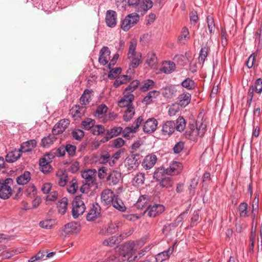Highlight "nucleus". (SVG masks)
Returning <instances> with one entry per match:
<instances>
[{
  "label": "nucleus",
  "instance_id": "1",
  "mask_svg": "<svg viewBox=\"0 0 262 262\" xmlns=\"http://www.w3.org/2000/svg\"><path fill=\"white\" fill-rule=\"evenodd\" d=\"M206 131V125L203 122L202 119L196 121L195 124H190L189 128L184 134L185 137L192 141H195L198 137H203Z\"/></svg>",
  "mask_w": 262,
  "mask_h": 262
},
{
  "label": "nucleus",
  "instance_id": "2",
  "mask_svg": "<svg viewBox=\"0 0 262 262\" xmlns=\"http://www.w3.org/2000/svg\"><path fill=\"white\" fill-rule=\"evenodd\" d=\"M136 40L132 39L129 42V47L127 53V59L129 61L130 69L136 68L141 61V54L136 52Z\"/></svg>",
  "mask_w": 262,
  "mask_h": 262
},
{
  "label": "nucleus",
  "instance_id": "3",
  "mask_svg": "<svg viewBox=\"0 0 262 262\" xmlns=\"http://www.w3.org/2000/svg\"><path fill=\"white\" fill-rule=\"evenodd\" d=\"M86 207L81 195L75 197L72 201V215L74 219L78 218L85 212Z\"/></svg>",
  "mask_w": 262,
  "mask_h": 262
},
{
  "label": "nucleus",
  "instance_id": "4",
  "mask_svg": "<svg viewBox=\"0 0 262 262\" xmlns=\"http://www.w3.org/2000/svg\"><path fill=\"white\" fill-rule=\"evenodd\" d=\"M13 180L11 178L5 180L0 179V198L3 199H8L12 193L11 185Z\"/></svg>",
  "mask_w": 262,
  "mask_h": 262
},
{
  "label": "nucleus",
  "instance_id": "5",
  "mask_svg": "<svg viewBox=\"0 0 262 262\" xmlns=\"http://www.w3.org/2000/svg\"><path fill=\"white\" fill-rule=\"evenodd\" d=\"M139 20V15L136 13L127 15L122 21L121 28L124 31H128L136 25Z\"/></svg>",
  "mask_w": 262,
  "mask_h": 262
},
{
  "label": "nucleus",
  "instance_id": "6",
  "mask_svg": "<svg viewBox=\"0 0 262 262\" xmlns=\"http://www.w3.org/2000/svg\"><path fill=\"white\" fill-rule=\"evenodd\" d=\"M128 5L135 6V9L138 12H146L150 9L153 5L151 0H128Z\"/></svg>",
  "mask_w": 262,
  "mask_h": 262
},
{
  "label": "nucleus",
  "instance_id": "7",
  "mask_svg": "<svg viewBox=\"0 0 262 262\" xmlns=\"http://www.w3.org/2000/svg\"><path fill=\"white\" fill-rule=\"evenodd\" d=\"M122 228V223L120 221H117L108 224L107 227L103 228L100 232L102 235H107L109 234H113L119 231Z\"/></svg>",
  "mask_w": 262,
  "mask_h": 262
},
{
  "label": "nucleus",
  "instance_id": "8",
  "mask_svg": "<svg viewBox=\"0 0 262 262\" xmlns=\"http://www.w3.org/2000/svg\"><path fill=\"white\" fill-rule=\"evenodd\" d=\"M53 156L52 154H48L45 155L39 161V166L40 170L44 173H48L52 169V167L50 165L51 159L53 158Z\"/></svg>",
  "mask_w": 262,
  "mask_h": 262
},
{
  "label": "nucleus",
  "instance_id": "9",
  "mask_svg": "<svg viewBox=\"0 0 262 262\" xmlns=\"http://www.w3.org/2000/svg\"><path fill=\"white\" fill-rule=\"evenodd\" d=\"M96 170L88 169L81 172V177L89 183V186L94 185L95 188H98V184L96 183L95 174Z\"/></svg>",
  "mask_w": 262,
  "mask_h": 262
},
{
  "label": "nucleus",
  "instance_id": "10",
  "mask_svg": "<svg viewBox=\"0 0 262 262\" xmlns=\"http://www.w3.org/2000/svg\"><path fill=\"white\" fill-rule=\"evenodd\" d=\"M165 207L161 204H155L152 205H149L144 211L145 213H147L149 217H156L161 214L164 210Z\"/></svg>",
  "mask_w": 262,
  "mask_h": 262
},
{
  "label": "nucleus",
  "instance_id": "11",
  "mask_svg": "<svg viewBox=\"0 0 262 262\" xmlns=\"http://www.w3.org/2000/svg\"><path fill=\"white\" fill-rule=\"evenodd\" d=\"M124 165L127 171L131 172L138 167L139 162L135 155H131L125 159Z\"/></svg>",
  "mask_w": 262,
  "mask_h": 262
},
{
  "label": "nucleus",
  "instance_id": "12",
  "mask_svg": "<svg viewBox=\"0 0 262 262\" xmlns=\"http://www.w3.org/2000/svg\"><path fill=\"white\" fill-rule=\"evenodd\" d=\"M70 124V121L67 119L60 120L56 123L52 130L53 135H57L62 133Z\"/></svg>",
  "mask_w": 262,
  "mask_h": 262
},
{
  "label": "nucleus",
  "instance_id": "13",
  "mask_svg": "<svg viewBox=\"0 0 262 262\" xmlns=\"http://www.w3.org/2000/svg\"><path fill=\"white\" fill-rule=\"evenodd\" d=\"M121 179V172L114 170L110 172L106 178V181L110 186L117 185Z\"/></svg>",
  "mask_w": 262,
  "mask_h": 262
},
{
  "label": "nucleus",
  "instance_id": "14",
  "mask_svg": "<svg viewBox=\"0 0 262 262\" xmlns=\"http://www.w3.org/2000/svg\"><path fill=\"white\" fill-rule=\"evenodd\" d=\"M157 126V120L154 118H149L144 123L143 131L146 133H151L156 130Z\"/></svg>",
  "mask_w": 262,
  "mask_h": 262
},
{
  "label": "nucleus",
  "instance_id": "15",
  "mask_svg": "<svg viewBox=\"0 0 262 262\" xmlns=\"http://www.w3.org/2000/svg\"><path fill=\"white\" fill-rule=\"evenodd\" d=\"M111 51L107 47L102 48L99 53V62L102 65L106 64L110 59Z\"/></svg>",
  "mask_w": 262,
  "mask_h": 262
},
{
  "label": "nucleus",
  "instance_id": "16",
  "mask_svg": "<svg viewBox=\"0 0 262 262\" xmlns=\"http://www.w3.org/2000/svg\"><path fill=\"white\" fill-rule=\"evenodd\" d=\"M117 13L115 11L109 10L107 11L105 16V22L107 26L114 28L117 24Z\"/></svg>",
  "mask_w": 262,
  "mask_h": 262
},
{
  "label": "nucleus",
  "instance_id": "17",
  "mask_svg": "<svg viewBox=\"0 0 262 262\" xmlns=\"http://www.w3.org/2000/svg\"><path fill=\"white\" fill-rule=\"evenodd\" d=\"M116 195L110 189H106L102 191L101 194V199L102 203L105 205H110L114 199Z\"/></svg>",
  "mask_w": 262,
  "mask_h": 262
},
{
  "label": "nucleus",
  "instance_id": "18",
  "mask_svg": "<svg viewBox=\"0 0 262 262\" xmlns=\"http://www.w3.org/2000/svg\"><path fill=\"white\" fill-rule=\"evenodd\" d=\"M157 161V156L153 154H149L147 155L143 162L142 166L145 169H150L155 165Z\"/></svg>",
  "mask_w": 262,
  "mask_h": 262
},
{
  "label": "nucleus",
  "instance_id": "19",
  "mask_svg": "<svg viewBox=\"0 0 262 262\" xmlns=\"http://www.w3.org/2000/svg\"><path fill=\"white\" fill-rule=\"evenodd\" d=\"M85 111V106L76 105L71 109L70 114L74 120H78L84 114Z\"/></svg>",
  "mask_w": 262,
  "mask_h": 262
},
{
  "label": "nucleus",
  "instance_id": "20",
  "mask_svg": "<svg viewBox=\"0 0 262 262\" xmlns=\"http://www.w3.org/2000/svg\"><path fill=\"white\" fill-rule=\"evenodd\" d=\"M183 169V165L181 163L173 161L166 169V174L168 175L177 174L181 172Z\"/></svg>",
  "mask_w": 262,
  "mask_h": 262
},
{
  "label": "nucleus",
  "instance_id": "21",
  "mask_svg": "<svg viewBox=\"0 0 262 262\" xmlns=\"http://www.w3.org/2000/svg\"><path fill=\"white\" fill-rule=\"evenodd\" d=\"M134 99V96L132 94L126 93L124 92V96L121 99L118 101V105L120 107H133L132 103Z\"/></svg>",
  "mask_w": 262,
  "mask_h": 262
},
{
  "label": "nucleus",
  "instance_id": "22",
  "mask_svg": "<svg viewBox=\"0 0 262 262\" xmlns=\"http://www.w3.org/2000/svg\"><path fill=\"white\" fill-rule=\"evenodd\" d=\"M176 129V123L173 121L165 122L162 126V133L165 136L171 135Z\"/></svg>",
  "mask_w": 262,
  "mask_h": 262
},
{
  "label": "nucleus",
  "instance_id": "23",
  "mask_svg": "<svg viewBox=\"0 0 262 262\" xmlns=\"http://www.w3.org/2000/svg\"><path fill=\"white\" fill-rule=\"evenodd\" d=\"M80 230L79 224L72 222L66 224L63 228V231L66 234L76 233Z\"/></svg>",
  "mask_w": 262,
  "mask_h": 262
},
{
  "label": "nucleus",
  "instance_id": "24",
  "mask_svg": "<svg viewBox=\"0 0 262 262\" xmlns=\"http://www.w3.org/2000/svg\"><path fill=\"white\" fill-rule=\"evenodd\" d=\"M191 98V94L185 92L179 95L177 101L178 104L181 106L185 107L190 102Z\"/></svg>",
  "mask_w": 262,
  "mask_h": 262
},
{
  "label": "nucleus",
  "instance_id": "25",
  "mask_svg": "<svg viewBox=\"0 0 262 262\" xmlns=\"http://www.w3.org/2000/svg\"><path fill=\"white\" fill-rule=\"evenodd\" d=\"M123 131V128L120 126H115L108 130L106 133V136L104 138L103 142L108 141L111 138L117 137Z\"/></svg>",
  "mask_w": 262,
  "mask_h": 262
},
{
  "label": "nucleus",
  "instance_id": "26",
  "mask_svg": "<svg viewBox=\"0 0 262 262\" xmlns=\"http://www.w3.org/2000/svg\"><path fill=\"white\" fill-rule=\"evenodd\" d=\"M174 245L172 247H170L167 250L164 251L158 254L156 256V262H163V261L168 259L170 255L173 251Z\"/></svg>",
  "mask_w": 262,
  "mask_h": 262
},
{
  "label": "nucleus",
  "instance_id": "27",
  "mask_svg": "<svg viewBox=\"0 0 262 262\" xmlns=\"http://www.w3.org/2000/svg\"><path fill=\"white\" fill-rule=\"evenodd\" d=\"M22 151L20 149H14L8 152L6 157V160L9 163H13L17 161L21 156Z\"/></svg>",
  "mask_w": 262,
  "mask_h": 262
},
{
  "label": "nucleus",
  "instance_id": "28",
  "mask_svg": "<svg viewBox=\"0 0 262 262\" xmlns=\"http://www.w3.org/2000/svg\"><path fill=\"white\" fill-rule=\"evenodd\" d=\"M100 208L97 204L93 205L86 215V220L88 221H93L97 219L100 214Z\"/></svg>",
  "mask_w": 262,
  "mask_h": 262
},
{
  "label": "nucleus",
  "instance_id": "29",
  "mask_svg": "<svg viewBox=\"0 0 262 262\" xmlns=\"http://www.w3.org/2000/svg\"><path fill=\"white\" fill-rule=\"evenodd\" d=\"M35 140H30L21 144L20 150L22 152H26L31 151L36 146Z\"/></svg>",
  "mask_w": 262,
  "mask_h": 262
},
{
  "label": "nucleus",
  "instance_id": "30",
  "mask_svg": "<svg viewBox=\"0 0 262 262\" xmlns=\"http://www.w3.org/2000/svg\"><path fill=\"white\" fill-rule=\"evenodd\" d=\"M190 38L188 29L184 27L181 31V34L179 36L178 42L179 44H185Z\"/></svg>",
  "mask_w": 262,
  "mask_h": 262
},
{
  "label": "nucleus",
  "instance_id": "31",
  "mask_svg": "<svg viewBox=\"0 0 262 262\" xmlns=\"http://www.w3.org/2000/svg\"><path fill=\"white\" fill-rule=\"evenodd\" d=\"M177 90L173 86H166L163 89L162 94L166 98H171L176 95Z\"/></svg>",
  "mask_w": 262,
  "mask_h": 262
},
{
  "label": "nucleus",
  "instance_id": "32",
  "mask_svg": "<svg viewBox=\"0 0 262 262\" xmlns=\"http://www.w3.org/2000/svg\"><path fill=\"white\" fill-rule=\"evenodd\" d=\"M111 204H112L114 208L120 211L123 212L126 210V207L124 204L117 195L115 196L114 199H113Z\"/></svg>",
  "mask_w": 262,
  "mask_h": 262
},
{
  "label": "nucleus",
  "instance_id": "33",
  "mask_svg": "<svg viewBox=\"0 0 262 262\" xmlns=\"http://www.w3.org/2000/svg\"><path fill=\"white\" fill-rule=\"evenodd\" d=\"M57 181L58 185L61 187L64 186L68 182V174L66 172L62 171H58L57 174Z\"/></svg>",
  "mask_w": 262,
  "mask_h": 262
},
{
  "label": "nucleus",
  "instance_id": "34",
  "mask_svg": "<svg viewBox=\"0 0 262 262\" xmlns=\"http://www.w3.org/2000/svg\"><path fill=\"white\" fill-rule=\"evenodd\" d=\"M159 94V91L156 90L150 91L144 97L142 102L146 105L149 104L152 101V99L157 98Z\"/></svg>",
  "mask_w": 262,
  "mask_h": 262
},
{
  "label": "nucleus",
  "instance_id": "35",
  "mask_svg": "<svg viewBox=\"0 0 262 262\" xmlns=\"http://www.w3.org/2000/svg\"><path fill=\"white\" fill-rule=\"evenodd\" d=\"M175 69V64L172 61H166L161 69V71L166 74H170Z\"/></svg>",
  "mask_w": 262,
  "mask_h": 262
},
{
  "label": "nucleus",
  "instance_id": "36",
  "mask_svg": "<svg viewBox=\"0 0 262 262\" xmlns=\"http://www.w3.org/2000/svg\"><path fill=\"white\" fill-rule=\"evenodd\" d=\"M30 179V173L29 171H26L23 174L17 178L16 181L19 185H23L28 183Z\"/></svg>",
  "mask_w": 262,
  "mask_h": 262
},
{
  "label": "nucleus",
  "instance_id": "37",
  "mask_svg": "<svg viewBox=\"0 0 262 262\" xmlns=\"http://www.w3.org/2000/svg\"><path fill=\"white\" fill-rule=\"evenodd\" d=\"M148 201V196L147 195L140 196L136 204V207L138 209L142 210L144 207L146 206Z\"/></svg>",
  "mask_w": 262,
  "mask_h": 262
},
{
  "label": "nucleus",
  "instance_id": "38",
  "mask_svg": "<svg viewBox=\"0 0 262 262\" xmlns=\"http://www.w3.org/2000/svg\"><path fill=\"white\" fill-rule=\"evenodd\" d=\"M68 200L66 198H62L58 203V211L61 214H64L67 210Z\"/></svg>",
  "mask_w": 262,
  "mask_h": 262
},
{
  "label": "nucleus",
  "instance_id": "39",
  "mask_svg": "<svg viewBox=\"0 0 262 262\" xmlns=\"http://www.w3.org/2000/svg\"><path fill=\"white\" fill-rule=\"evenodd\" d=\"M209 50V48L205 45L202 47L199 56V62L200 63L203 64L206 57L208 56V51Z\"/></svg>",
  "mask_w": 262,
  "mask_h": 262
},
{
  "label": "nucleus",
  "instance_id": "40",
  "mask_svg": "<svg viewBox=\"0 0 262 262\" xmlns=\"http://www.w3.org/2000/svg\"><path fill=\"white\" fill-rule=\"evenodd\" d=\"M121 239L116 236H113L105 239L103 242V245L106 246L113 247L120 242Z\"/></svg>",
  "mask_w": 262,
  "mask_h": 262
},
{
  "label": "nucleus",
  "instance_id": "41",
  "mask_svg": "<svg viewBox=\"0 0 262 262\" xmlns=\"http://www.w3.org/2000/svg\"><path fill=\"white\" fill-rule=\"evenodd\" d=\"M92 91L89 90H85L83 94L80 98V102L82 105H86L90 102V99H91L90 94Z\"/></svg>",
  "mask_w": 262,
  "mask_h": 262
},
{
  "label": "nucleus",
  "instance_id": "42",
  "mask_svg": "<svg viewBox=\"0 0 262 262\" xmlns=\"http://www.w3.org/2000/svg\"><path fill=\"white\" fill-rule=\"evenodd\" d=\"M157 63V58L153 52H149L147 55L146 63L149 67H153Z\"/></svg>",
  "mask_w": 262,
  "mask_h": 262
},
{
  "label": "nucleus",
  "instance_id": "43",
  "mask_svg": "<svg viewBox=\"0 0 262 262\" xmlns=\"http://www.w3.org/2000/svg\"><path fill=\"white\" fill-rule=\"evenodd\" d=\"M181 85L188 90H193L195 87V82L189 78H187L181 82Z\"/></svg>",
  "mask_w": 262,
  "mask_h": 262
},
{
  "label": "nucleus",
  "instance_id": "44",
  "mask_svg": "<svg viewBox=\"0 0 262 262\" xmlns=\"http://www.w3.org/2000/svg\"><path fill=\"white\" fill-rule=\"evenodd\" d=\"M155 85V82L150 79L144 80L143 84L140 86V90L143 92L147 91L152 89Z\"/></svg>",
  "mask_w": 262,
  "mask_h": 262
},
{
  "label": "nucleus",
  "instance_id": "45",
  "mask_svg": "<svg viewBox=\"0 0 262 262\" xmlns=\"http://www.w3.org/2000/svg\"><path fill=\"white\" fill-rule=\"evenodd\" d=\"M176 129L179 132L184 130L186 126V121L184 118L182 117H179L176 120Z\"/></svg>",
  "mask_w": 262,
  "mask_h": 262
},
{
  "label": "nucleus",
  "instance_id": "46",
  "mask_svg": "<svg viewBox=\"0 0 262 262\" xmlns=\"http://www.w3.org/2000/svg\"><path fill=\"white\" fill-rule=\"evenodd\" d=\"M95 120L91 118H86L81 122V125L83 129L89 130L94 126Z\"/></svg>",
  "mask_w": 262,
  "mask_h": 262
},
{
  "label": "nucleus",
  "instance_id": "47",
  "mask_svg": "<svg viewBox=\"0 0 262 262\" xmlns=\"http://www.w3.org/2000/svg\"><path fill=\"white\" fill-rule=\"evenodd\" d=\"M135 114V110L133 107H128L124 112L123 115V120L126 121H129L133 118Z\"/></svg>",
  "mask_w": 262,
  "mask_h": 262
},
{
  "label": "nucleus",
  "instance_id": "48",
  "mask_svg": "<svg viewBox=\"0 0 262 262\" xmlns=\"http://www.w3.org/2000/svg\"><path fill=\"white\" fill-rule=\"evenodd\" d=\"M164 174H166V169L163 167L158 168L154 173V178L160 181L165 177Z\"/></svg>",
  "mask_w": 262,
  "mask_h": 262
},
{
  "label": "nucleus",
  "instance_id": "49",
  "mask_svg": "<svg viewBox=\"0 0 262 262\" xmlns=\"http://www.w3.org/2000/svg\"><path fill=\"white\" fill-rule=\"evenodd\" d=\"M55 225V221L53 220H46L40 222L39 226L46 229H52Z\"/></svg>",
  "mask_w": 262,
  "mask_h": 262
},
{
  "label": "nucleus",
  "instance_id": "50",
  "mask_svg": "<svg viewBox=\"0 0 262 262\" xmlns=\"http://www.w3.org/2000/svg\"><path fill=\"white\" fill-rule=\"evenodd\" d=\"M107 111V107L105 104L99 105L95 112V116L98 118H101Z\"/></svg>",
  "mask_w": 262,
  "mask_h": 262
},
{
  "label": "nucleus",
  "instance_id": "51",
  "mask_svg": "<svg viewBox=\"0 0 262 262\" xmlns=\"http://www.w3.org/2000/svg\"><path fill=\"white\" fill-rule=\"evenodd\" d=\"M78 184L76 179H73L69 183V185L67 186L68 191L71 193H75L78 189Z\"/></svg>",
  "mask_w": 262,
  "mask_h": 262
},
{
  "label": "nucleus",
  "instance_id": "52",
  "mask_svg": "<svg viewBox=\"0 0 262 262\" xmlns=\"http://www.w3.org/2000/svg\"><path fill=\"white\" fill-rule=\"evenodd\" d=\"M46 253L45 251H40L35 255L32 256L29 260V262H37L43 259Z\"/></svg>",
  "mask_w": 262,
  "mask_h": 262
},
{
  "label": "nucleus",
  "instance_id": "53",
  "mask_svg": "<svg viewBox=\"0 0 262 262\" xmlns=\"http://www.w3.org/2000/svg\"><path fill=\"white\" fill-rule=\"evenodd\" d=\"M99 161L101 164H105L109 162L110 165L111 166L113 165L111 163L110 155L108 152L101 154L99 158Z\"/></svg>",
  "mask_w": 262,
  "mask_h": 262
},
{
  "label": "nucleus",
  "instance_id": "54",
  "mask_svg": "<svg viewBox=\"0 0 262 262\" xmlns=\"http://www.w3.org/2000/svg\"><path fill=\"white\" fill-rule=\"evenodd\" d=\"M248 205L246 203H242L238 206V211L241 217H245L247 216Z\"/></svg>",
  "mask_w": 262,
  "mask_h": 262
},
{
  "label": "nucleus",
  "instance_id": "55",
  "mask_svg": "<svg viewBox=\"0 0 262 262\" xmlns=\"http://www.w3.org/2000/svg\"><path fill=\"white\" fill-rule=\"evenodd\" d=\"M139 81L137 80L133 81L125 90L124 92L128 94H132L130 92L135 91L139 84Z\"/></svg>",
  "mask_w": 262,
  "mask_h": 262
},
{
  "label": "nucleus",
  "instance_id": "56",
  "mask_svg": "<svg viewBox=\"0 0 262 262\" xmlns=\"http://www.w3.org/2000/svg\"><path fill=\"white\" fill-rule=\"evenodd\" d=\"M207 23L209 33H213L214 31L215 24L212 16L209 15L207 17Z\"/></svg>",
  "mask_w": 262,
  "mask_h": 262
},
{
  "label": "nucleus",
  "instance_id": "57",
  "mask_svg": "<svg viewBox=\"0 0 262 262\" xmlns=\"http://www.w3.org/2000/svg\"><path fill=\"white\" fill-rule=\"evenodd\" d=\"M54 140L55 138L52 136L45 137L42 139L41 144L44 147L49 146L53 143Z\"/></svg>",
  "mask_w": 262,
  "mask_h": 262
},
{
  "label": "nucleus",
  "instance_id": "58",
  "mask_svg": "<svg viewBox=\"0 0 262 262\" xmlns=\"http://www.w3.org/2000/svg\"><path fill=\"white\" fill-rule=\"evenodd\" d=\"M179 105L178 104H173L169 108L168 114L170 116L176 115L180 111Z\"/></svg>",
  "mask_w": 262,
  "mask_h": 262
},
{
  "label": "nucleus",
  "instance_id": "59",
  "mask_svg": "<svg viewBox=\"0 0 262 262\" xmlns=\"http://www.w3.org/2000/svg\"><path fill=\"white\" fill-rule=\"evenodd\" d=\"M72 134L73 138L77 140H80L84 135V132L79 129L74 130Z\"/></svg>",
  "mask_w": 262,
  "mask_h": 262
},
{
  "label": "nucleus",
  "instance_id": "60",
  "mask_svg": "<svg viewBox=\"0 0 262 262\" xmlns=\"http://www.w3.org/2000/svg\"><path fill=\"white\" fill-rule=\"evenodd\" d=\"M184 148V143L182 141H179L175 144L173 147V151L174 154H180Z\"/></svg>",
  "mask_w": 262,
  "mask_h": 262
},
{
  "label": "nucleus",
  "instance_id": "61",
  "mask_svg": "<svg viewBox=\"0 0 262 262\" xmlns=\"http://www.w3.org/2000/svg\"><path fill=\"white\" fill-rule=\"evenodd\" d=\"M108 73V77L110 79H114L117 77L121 73V69L120 68H116L111 69Z\"/></svg>",
  "mask_w": 262,
  "mask_h": 262
},
{
  "label": "nucleus",
  "instance_id": "62",
  "mask_svg": "<svg viewBox=\"0 0 262 262\" xmlns=\"http://www.w3.org/2000/svg\"><path fill=\"white\" fill-rule=\"evenodd\" d=\"M105 130L104 127L102 125H97L92 127V133L94 135H99L104 133Z\"/></svg>",
  "mask_w": 262,
  "mask_h": 262
},
{
  "label": "nucleus",
  "instance_id": "63",
  "mask_svg": "<svg viewBox=\"0 0 262 262\" xmlns=\"http://www.w3.org/2000/svg\"><path fill=\"white\" fill-rule=\"evenodd\" d=\"M145 180L144 174L142 173H137L133 181L137 184H142Z\"/></svg>",
  "mask_w": 262,
  "mask_h": 262
},
{
  "label": "nucleus",
  "instance_id": "64",
  "mask_svg": "<svg viewBox=\"0 0 262 262\" xmlns=\"http://www.w3.org/2000/svg\"><path fill=\"white\" fill-rule=\"evenodd\" d=\"M255 90V92L257 93H260L262 92V79L260 78L257 79L254 86H252Z\"/></svg>",
  "mask_w": 262,
  "mask_h": 262
}]
</instances>
